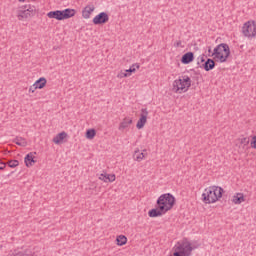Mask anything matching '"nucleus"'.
Segmentation results:
<instances>
[{"label": "nucleus", "instance_id": "f257e3e1", "mask_svg": "<svg viewBox=\"0 0 256 256\" xmlns=\"http://www.w3.org/2000/svg\"><path fill=\"white\" fill-rule=\"evenodd\" d=\"M198 247V243H191L187 239H184L174 246L175 252L173 256H191L193 250L198 249Z\"/></svg>", "mask_w": 256, "mask_h": 256}, {"label": "nucleus", "instance_id": "f03ea898", "mask_svg": "<svg viewBox=\"0 0 256 256\" xmlns=\"http://www.w3.org/2000/svg\"><path fill=\"white\" fill-rule=\"evenodd\" d=\"M223 197V188L219 186H209L202 194V201L206 204L217 203Z\"/></svg>", "mask_w": 256, "mask_h": 256}, {"label": "nucleus", "instance_id": "7ed1b4c3", "mask_svg": "<svg viewBox=\"0 0 256 256\" xmlns=\"http://www.w3.org/2000/svg\"><path fill=\"white\" fill-rule=\"evenodd\" d=\"M191 87V78L187 75L180 76L172 83V92L181 95V93H187Z\"/></svg>", "mask_w": 256, "mask_h": 256}, {"label": "nucleus", "instance_id": "20e7f679", "mask_svg": "<svg viewBox=\"0 0 256 256\" xmlns=\"http://www.w3.org/2000/svg\"><path fill=\"white\" fill-rule=\"evenodd\" d=\"M229 55H231V49L226 43L217 45L212 53V57L220 63H225L229 59Z\"/></svg>", "mask_w": 256, "mask_h": 256}, {"label": "nucleus", "instance_id": "39448f33", "mask_svg": "<svg viewBox=\"0 0 256 256\" xmlns=\"http://www.w3.org/2000/svg\"><path fill=\"white\" fill-rule=\"evenodd\" d=\"M174 205L175 196L172 195L171 193L162 194L157 199V207H159L161 211H164V213H167V211H171Z\"/></svg>", "mask_w": 256, "mask_h": 256}, {"label": "nucleus", "instance_id": "423d86ee", "mask_svg": "<svg viewBox=\"0 0 256 256\" xmlns=\"http://www.w3.org/2000/svg\"><path fill=\"white\" fill-rule=\"evenodd\" d=\"M77 10L66 8L64 10H56L50 11L47 14L49 19H57V21H63L65 19H71V17H75Z\"/></svg>", "mask_w": 256, "mask_h": 256}, {"label": "nucleus", "instance_id": "0eeeda50", "mask_svg": "<svg viewBox=\"0 0 256 256\" xmlns=\"http://www.w3.org/2000/svg\"><path fill=\"white\" fill-rule=\"evenodd\" d=\"M37 9L32 5H23L19 6L16 10V17L18 21H25V19H29L35 15Z\"/></svg>", "mask_w": 256, "mask_h": 256}, {"label": "nucleus", "instance_id": "6e6552de", "mask_svg": "<svg viewBox=\"0 0 256 256\" xmlns=\"http://www.w3.org/2000/svg\"><path fill=\"white\" fill-rule=\"evenodd\" d=\"M242 35L246 37V39H255L256 37V21L255 20H249L243 24Z\"/></svg>", "mask_w": 256, "mask_h": 256}, {"label": "nucleus", "instance_id": "1a4fd4ad", "mask_svg": "<svg viewBox=\"0 0 256 256\" xmlns=\"http://www.w3.org/2000/svg\"><path fill=\"white\" fill-rule=\"evenodd\" d=\"M249 137L240 136L235 140V146L238 147L239 153H245L247 149H249Z\"/></svg>", "mask_w": 256, "mask_h": 256}, {"label": "nucleus", "instance_id": "9d476101", "mask_svg": "<svg viewBox=\"0 0 256 256\" xmlns=\"http://www.w3.org/2000/svg\"><path fill=\"white\" fill-rule=\"evenodd\" d=\"M94 25H105L109 21V14L101 12L93 18Z\"/></svg>", "mask_w": 256, "mask_h": 256}, {"label": "nucleus", "instance_id": "9b49d317", "mask_svg": "<svg viewBox=\"0 0 256 256\" xmlns=\"http://www.w3.org/2000/svg\"><path fill=\"white\" fill-rule=\"evenodd\" d=\"M148 115H149V111H147V108H142L140 118L136 124L137 129H143L145 127V124L147 123Z\"/></svg>", "mask_w": 256, "mask_h": 256}, {"label": "nucleus", "instance_id": "f8f14e48", "mask_svg": "<svg viewBox=\"0 0 256 256\" xmlns=\"http://www.w3.org/2000/svg\"><path fill=\"white\" fill-rule=\"evenodd\" d=\"M133 124V118L131 117H125L122 122L119 124V131H125V129H129L131 125Z\"/></svg>", "mask_w": 256, "mask_h": 256}, {"label": "nucleus", "instance_id": "ddd939ff", "mask_svg": "<svg viewBox=\"0 0 256 256\" xmlns=\"http://www.w3.org/2000/svg\"><path fill=\"white\" fill-rule=\"evenodd\" d=\"M95 11V6L94 5H87L83 10H82V17L84 19H89L91 17V13Z\"/></svg>", "mask_w": 256, "mask_h": 256}, {"label": "nucleus", "instance_id": "4468645a", "mask_svg": "<svg viewBox=\"0 0 256 256\" xmlns=\"http://www.w3.org/2000/svg\"><path fill=\"white\" fill-rule=\"evenodd\" d=\"M145 157H147V150H143V152H141L138 149V150H135L133 154L134 161L141 162L145 159Z\"/></svg>", "mask_w": 256, "mask_h": 256}, {"label": "nucleus", "instance_id": "2eb2a0df", "mask_svg": "<svg viewBox=\"0 0 256 256\" xmlns=\"http://www.w3.org/2000/svg\"><path fill=\"white\" fill-rule=\"evenodd\" d=\"M194 59L195 56L193 52H188L182 56L181 63H183L184 65H189V63L193 62Z\"/></svg>", "mask_w": 256, "mask_h": 256}, {"label": "nucleus", "instance_id": "dca6fc26", "mask_svg": "<svg viewBox=\"0 0 256 256\" xmlns=\"http://www.w3.org/2000/svg\"><path fill=\"white\" fill-rule=\"evenodd\" d=\"M232 203H234V205H241V203H245V195H243V193H236L232 197Z\"/></svg>", "mask_w": 256, "mask_h": 256}, {"label": "nucleus", "instance_id": "f3484780", "mask_svg": "<svg viewBox=\"0 0 256 256\" xmlns=\"http://www.w3.org/2000/svg\"><path fill=\"white\" fill-rule=\"evenodd\" d=\"M99 179L100 181H104V183H113L116 177L115 174H100Z\"/></svg>", "mask_w": 256, "mask_h": 256}, {"label": "nucleus", "instance_id": "a211bd4d", "mask_svg": "<svg viewBox=\"0 0 256 256\" xmlns=\"http://www.w3.org/2000/svg\"><path fill=\"white\" fill-rule=\"evenodd\" d=\"M202 67L205 69V71H212V69H215V61L208 58L207 61L202 64Z\"/></svg>", "mask_w": 256, "mask_h": 256}, {"label": "nucleus", "instance_id": "6ab92c4d", "mask_svg": "<svg viewBox=\"0 0 256 256\" xmlns=\"http://www.w3.org/2000/svg\"><path fill=\"white\" fill-rule=\"evenodd\" d=\"M166 212L161 210V208L158 206V208L151 209L148 212L149 217H161L162 215H165Z\"/></svg>", "mask_w": 256, "mask_h": 256}, {"label": "nucleus", "instance_id": "aec40b11", "mask_svg": "<svg viewBox=\"0 0 256 256\" xmlns=\"http://www.w3.org/2000/svg\"><path fill=\"white\" fill-rule=\"evenodd\" d=\"M24 163L26 167H33V163H35V157L33 156V153H29L24 158Z\"/></svg>", "mask_w": 256, "mask_h": 256}, {"label": "nucleus", "instance_id": "412c9836", "mask_svg": "<svg viewBox=\"0 0 256 256\" xmlns=\"http://www.w3.org/2000/svg\"><path fill=\"white\" fill-rule=\"evenodd\" d=\"M34 85L37 89H43L45 85H47V79L45 77H41L34 83Z\"/></svg>", "mask_w": 256, "mask_h": 256}, {"label": "nucleus", "instance_id": "4be33fe9", "mask_svg": "<svg viewBox=\"0 0 256 256\" xmlns=\"http://www.w3.org/2000/svg\"><path fill=\"white\" fill-rule=\"evenodd\" d=\"M66 137H67V134L65 132H61L53 138V143H55L56 145H59V143H61V141H63Z\"/></svg>", "mask_w": 256, "mask_h": 256}, {"label": "nucleus", "instance_id": "5701e85b", "mask_svg": "<svg viewBox=\"0 0 256 256\" xmlns=\"http://www.w3.org/2000/svg\"><path fill=\"white\" fill-rule=\"evenodd\" d=\"M13 143H15L16 145H19V147H27V140L23 137H16L13 140Z\"/></svg>", "mask_w": 256, "mask_h": 256}, {"label": "nucleus", "instance_id": "b1692460", "mask_svg": "<svg viewBox=\"0 0 256 256\" xmlns=\"http://www.w3.org/2000/svg\"><path fill=\"white\" fill-rule=\"evenodd\" d=\"M117 241V245H119L120 247H123V245L127 244V237H125V235H119L116 238Z\"/></svg>", "mask_w": 256, "mask_h": 256}, {"label": "nucleus", "instance_id": "393cba45", "mask_svg": "<svg viewBox=\"0 0 256 256\" xmlns=\"http://www.w3.org/2000/svg\"><path fill=\"white\" fill-rule=\"evenodd\" d=\"M97 135V132L95 129H88L86 131V139H95V136Z\"/></svg>", "mask_w": 256, "mask_h": 256}, {"label": "nucleus", "instance_id": "a878e982", "mask_svg": "<svg viewBox=\"0 0 256 256\" xmlns=\"http://www.w3.org/2000/svg\"><path fill=\"white\" fill-rule=\"evenodd\" d=\"M11 256H33L29 251H17L15 250Z\"/></svg>", "mask_w": 256, "mask_h": 256}, {"label": "nucleus", "instance_id": "bb28decb", "mask_svg": "<svg viewBox=\"0 0 256 256\" xmlns=\"http://www.w3.org/2000/svg\"><path fill=\"white\" fill-rule=\"evenodd\" d=\"M139 67H140L139 64L135 63L132 66H130L129 69L126 70V73H130V75H131V73H135V71H137V69H139Z\"/></svg>", "mask_w": 256, "mask_h": 256}, {"label": "nucleus", "instance_id": "cd10ccee", "mask_svg": "<svg viewBox=\"0 0 256 256\" xmlns=\"http://www.w3.org/2000/svg\"><path fill=\"white\" fill-rule=\"evenodd\" d=\"M125 77H131V73H127L125 70L117 74L118 79H124Z\"/></svg>", "mask_w": 256, "mask_h": 256}, {"label": "nucleus", "instance_id": "c85d7f7f", "mask_svg": "<svg viewBox=\"0 0 256 256\" xmlns=\"http://www.w3.org/2000/svg\"><path fill=\"white\" fill-rule=\"evenodd\" d=\"M8 166L11 167V169H15V167H19V161L18 160H10V161H8Z\"/></svg>", "mask_w": 256, "mask_h": 256}, {"label": "nucleus", "instance_id": "c756f323", "mask_svg": "<svg viewBox=\"0 0 256 256\" xmlns=\"http://www.w3.org/2000/svg\"><path fill=\"white\" fill-rule=\"evenodd\" d=\"M252 149H256V136H253L252 142H251Z\"/></svg>", "mask_w": 256, "mask_h": 256}, {"label": "nucleus", "instance_id": "7c9ffc66", "mask_svg": "<svg viewBox=\"0 0 256 256\" xmlns=\"http://www.w3.org/2000/svg\"><path fill=\"white\" fill-rule=\"evenodd\" d=\"M34 91H37L35 84L29 87V93H33Z\"/></svg>", "mask_w": 256, "mask_h": 256}, {"label": "nucleus", "instance_id": "2f4dec72", "mask_svg": "<svg viewBox=\"0 0 256 256\" xmlns=\"http://www.w3.org/2000/svg\"><path fill=\"white\" fill-rule=\"evenodd\" d=\"M199 63H205V55H202L198 58V64Z\"/></svg>", "mask_w": 256, "mask_h": 256}, {"label": "nucleus", "instance_id": "473e14b6", "mask_svg": "<svg viewBox=\"0 0 256 256\" xmlns=\"http://www.w3.org/2000/svg\"><path fill=\"white\" fill-rule=\"evenodd\" d=\"M7 167V164L5 162L0 161V171H3Z\"/></svg>", "mask_w": 256, "mask_h": 256}, {"label": "nucleus", "instance_id": "72a5a7b5", "mask_svg": "<svg viewBox=\"0 0 256 256\" xmlns=\"http://www.w3.org/2000/svg\"><path fill=\"white\" fill-rule=\"evenodd\" d=\"M175 47H181V40L176 42Z\"/></svg>", "mask_w": 256, "mask_h": 256}, {"label": "nucleus", "instance_id": "f704fd0d", "mask_svg": "<svg viewBox=\"0 0 256 256\" xmlns=\"http://www.w3.org/2000/svg\"><path fill=\"white\" fill-rule=\"evenodd\" d=\"M20 3H25V0H18Z\"/></svg>", "mask_w": 256, "mask_h": 256}, {"label": "nucleus", "instance_id": "c9c22d12", "mask_svg": "<svg viewBox=\"0 0 256 256\" xmlns=\"http://www.w3.org/2000/svg\"><path fill=\"white\" fill-rule=\"evenodd\" d=\"M3 246H0V249H2Z\"/></svg>", "mask_w": 256, "mask_h": 256}]
</instances>
